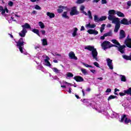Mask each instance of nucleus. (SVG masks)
Listing matches in <instances>:
<instances>
[{
  "label": "nucleus",
  "mask_w": 131,
  "mask_h": 131,
  "mask_svg": "<svg viewBox=\"0 0 131 131\" xmlns=\"http://www.w3.org/2000/svg\"><path fill=\"white\" fill-rule=\"evenodd\" d=\"M84 49L92 52L91 54L93 59H95L96 61H98V51H97V49L95 48V47L89 45L85 47Z\"/></svg>",
  "instance_id": "nucleus-1"
},
{
  "label": "nucleus",
  "mask_w": 131,
  "mask_h": 131,
  "mask_svg": "<svg viewBox=\"0 0 131 131\" xmlns=\"http://www.w3.org/2000/svg\"><path fill=\"white\" fill-rule=\"evenodd\" d=\"M24 43L25 42L23 40V38H20L17 42H16V47L19 49V52L23 53V48H24Z\"/></svg>",
  "instance_id": "nucleus-2"
},
{
  "label": "nucleus",
  "mask_w": 131,
  "mask_h": 131,
  "mask_svg": "<svg viewBox=\"0 0 131 131\" xmlns=\"http://www.w3.org/2000/svg\"><path fill=\"white\" fill-rule=\"evenodd\" d=\"M124 122L125 124H128L131 122L130 119L126 117V115H123L121 116V119L120 120V122Z\"/></svg>",
  "instance_id": "nucleus-3"
},
{
  "label": "nucleus",
  "mask_w": 131,
  "mask_h": 131,
  "mask_svg": "<svg viewBox=\"0 0 131 131\" xmlns=\"http://www.w3.org/2000/svg\"><path fill=\"white\" fill-rule=\"evenodd\" d=\"M107 18L110 21H112V23H115L119 20V18L115 17L114 15L108 14Z\"/></svg>",
  "instance_id": "nucleus-4"
},
{
  "label": "nucleus",
  "mask_w": 131,
  "mask_h": 131,
  "mask_svg": "<svg viewBox=\"0 0 131 131\" xmlns=\"http://www.w3.org/2000/svg\"><path fill=\"white\" fill-rule=\"evenodd\" d=\"M79 12L77 11L76 7H73L71 8V12L70 13V16H75V15H78Z\"/></svg>",
  "instance_id": "nucleus-5"
},
{
  "label": "nucleus",
  "mask_w": 131,
  "mask_h": 131,
  "mask_svg": "<svg viewBox=\"0 0 131 131\" xmlns=\"http://www.w3.org/2000/svg\"><path fill=\"white\" fill-rule=\"evenodd\" d=\"M109 45H110V42L108 41H104L101 43V47L103 50H107L109 47Z\"/></svg>",
  "instance_id": "nucleus-6"
},
{
  "label": "nucleus",
  "mask_w": 131,
  "mask_h": 131,
  "mask_svg": "<svg viewBox=\"0 0 131 131\" xmlns=\"http://www.w3.org/2000/svg\"><path fill=\"white\" fill-rule=\"evenodd\" d=\"M114 24H116L115 26L114 32L117 33L120 28V21L119 20L117 21H116V23H114Z\"/></svg>",
  "instance_id": "nucleus-7"
},
{
  "label": "nucleus",
  "mask_w": 131,
  "mask_h": 131,
  "mask_svg": "<svg viewBox=\"0 0 131 131\" xmlns=\"http://www.w3.org/2000/svg\"><path fill=\"white\" fill-rule=\"evenodd\" d=\"M125 43L127 48L131 49V38H129V35L127 36L125 40Z\"/></svg>",
  "instance_id": "nucleus-8"
},
{
  "label": "nucleus",
  "mask_w": 131,
  "mask_h": 131,
  "mask_svg": "<svg viewBox=\"0 0 131 131\" xmlns=\"http://www.w3.org/2000/svg\"><path fill=\"white\" fill-rule=\"evenodd\" d=\"M107 66L111 70H113V65L112 64V60L110 58L106 59Z\"/></svg>",
  "instance_id": "nucleus-9"
},
{
  "label": "nucleus",
  "mask_w": 131,
  "mask_h": 131,
  "mask_svg": "<svg viewBox=\"0 0 131 131\" xmlns=\"http://www.w3.org/2000/svg\"><path fill=\"white\" fill-rule=\"evenodd\" d=\"M74 79L77 81V82H82L84 81L83 78L80 76H76L74 77Z\"/></svg>",
  "instance_id": "nucleus-10"
},
{
  "label": "nucleus",
  "mask_w": 131,
  "mask_h": 131,
  "mask_svg": "<svg viewBox=\"0 0 131 131\" xmlns=\"http://www.w3.org/2000/svg\"><path fill=\"white\" fill-rule=\"evenodd\" d=\"M118 51L120 52L121 54H124V48H125V45L121 46L120 44V46H118Z\"/></svg>",
  "instance_id": "nucleus-11"
},
{
  "label": "nucleus",
  "mask_w": 131,
  "mask_h": 131,
  "mask_svg": "<svg viewBox=\"0 0 131 131\" xmlns=\"http://www.w3.org/2000/svg\"><path fill=\"white\" fill-rule=\"evenodd\" d=\"M120 24H122L123 25H129V22L127 19L124 18L121 20V21H120Z\"/></svg>",
  "instance_id": "nucleus-12"
},
{
  "label": "nucleus",
  "mask_w": 131,
  "mask_h": 131,
  "mask_svg": "<svg viewBox=\"0 0 131 131\" xmlns=\"http://www.w3.org/2000/svg\"><path fill=\"white\" fill-rule=\"evenodd\" d=\"M69 57L71 59H73L74 60H77V57L75 56V54L74 52L71 51L69 53Z\"/></svg>",
  "instance_id": "nucleus-13"
},
{
  "label": "nucleus",
  "mask_w": 131,
  "mask_h": 131,
  "mask_svg": "<svg viewBox=\"0 0 131 131\" xmlns=\"http://www.w3.org/2000/svg\"><path fill=\"white\" fill-rule=\"evenodd\" d=\"M87 32L89 33V34H95V35L99 34V32L98 31H96V30L89 29L87 31Z\"/></svg>",
  "instance_id": "nucleus-14"
},
{
  "label": "nucleus",
  "mask_w": 131,
  "mask_h": 131,
  "mask_svg": "<svg viewBox=\"0 0 131 131\" xmlns=\"http://www.w3.org/2000/svg\"><path fill=\"white\" fill-rule=\"evenodd\" d=\"M26 33H27V30L26 29H23L21 33H19V35H20L21 37H25Z\"/></svg>",
  "instance_id": "nucleus-15"
},
{
  "label": "nucleus",
  "mask_w": 131,
  "mask_h": 131,
  "mask_svg": "<svg viewBox=\"0 0 131 131\" xmlns=\"http://www.w3.org/2000/svg\"><path fill=\"white\" fill-rule=\"evenodd\" d=\"M125 36V32H124L123 30H121L120 31L119 39H122V38H124Z\"/></svg>",
  "instance_id": "nucleus-16"
},
{
  "label": "nucleus",
  "mask_w": 131,
  "mask_h": 131,
  "mask_svg": "<svg viewBox=\"0 0 131 131\" xmlns=\"http://www.w3.org/2000/svg\"><path fill=\"white\" fill-rule=\"evenodd\" d=\"M50 59V57L49 56H46V59H44L45 63H46V66H48L49 67H51L52 66V64H51V63H50V61H49V59Z\"/></svg>",
  "instance_id": "nucleus-17"
},
{
  "label": "nucleus",
  "mask_w": 131,
  "mask_h": 131,
  "mask_svg": "<svg viewBox=\"0 0 131 131\" xmlns=\"http://www.w3.org/2000/svg\"><path fill=\"white\" fill-rule=\"evenodd\" d=\"M23 29H30L31 28V26L28 23H26L25 25H23L21 26Z\"/></svg>",
  "instance_id": "nucleus-18"
},
{
  "label": "nucleus",
  "mask_w": 131,
  "mask_h": 131,
  "mask_svg": "<svg viewBox=\"0 0 131 131\" xmlns=\"http://www.w3.org/2000/svg\"><path fill=\"white\" fill-rule=\"evenodd\" d=\"M85 27L86 28H95L96 27V24H93L91 25L90 23L89 24L85 25Z\"/></svg>",
  "instance_id": "nucleus-19"
},
{
  "label": "nucleus",
  "mask_w": 131,
  "mask_h": 131,
  "mask_svg": "<svg viewBox=\"0 0 131 131\" xmlns=\"http://www.w3.org/2000/svg\"><path fill=\"white\" fill-rule=\"evenodd\" d=\"M116 14L118 16V17H121L122 18H124L125 17V15H124V14L123 13L120 12V11H117L116 12Z\"/></svg>",
  "instance_id": "nucleus-20"
},
{
  "label": "nucleus",
  "mask_w": 131,
  "mask_h": 131,
  "mask_svg": "<svg viewBox=\"0 0 131 131\" xmlns=\"http://www.w3.org/2000/svg\"><path fill=\"white\" fill-rule=\"evenodd\" d=\"M47 15L50 18V19H52L53 18H55V14L50 12H47Z\"/></svg>",
  "instance_id": "nucleus-21"
},
{
  "label": "nucleus",
  "mask_w": 131,
  "mask_h": 131,
  "mask_svg": "<svg viewBox=\"0 0 131 131\" xmlns=\"http://www.w3.org/2000/svg\"><path fill=\"white\" fill-rule=\"evenodd\" d=\"M65 9V7L63 6H59V9H57V12L59 14H61L63 12V9Z\"/></svg>",
  "instance_id": "nucleus-22"
},
{
  "label": "nucleus",
  "mask_w": 131,
  "mask_h": 131,
  "mask_svg": "<svg viewBox=\"0 0 131 131\" xmlns=\"http://www.w3.org/2000/svg\"><path fill=\"white\" fill-rule=\"evenodd\" d=\"M122 57L125 60H127V61H128V60L131 61V55L129 56H127L126 55H124L122 56Z\"/></svg>",
  "instance_id": "nucleus-23"
},
{
  "label": "nucleus",
  "mask_w": 131,
  "mask_h": 131,
  "mask_svg": "<svg viewBox=\"0 0 131 131\" xmlns=\"http://www.w3.org/2000/svg\"><path fill=\"white\" fill-rule=\"evenodd\" d=\"M32 31L34 33H35V34H37V35H38V36H40V35L39 34V30H38V29H34L32 30Z\"/></svg>",
  "instance_id": "nucleus-24"
},
{
  "label": "nucleus",
  "mask_w": 131,
  "mask_h": 131,
  "mask_svg": "<svg viewBox=\"0 0 131 131\" xmlns=\"http://www.w3.org/2000/svg\"><path fill=\"white\" fill-rule=\"evenodd\" d=\"M77 31H78V29H77V28H74V32L72 33V36L73 37H75V36L77 35Z\"/></svg>",
  "instance_id": "nucleus-25"
},
{
  "label": "nucleus",
  "mask_w": 131,
  "mask_h": 131,
  "mask_svg": "<svg viewBox=\"0 0 131 131\" xmlns=\"http://www.w3.org/2000/svg\"><path fill=\"white\" fill-rule=\"evenodd\" d=\"M120 77H121V81H123L124 82L126 81V77H125V76L121 75Z\"/></svg>",
  "instance_id": "nucleus-26"
},
{
  "label": "nucleus",
  "mask_w": 131,
  "mask_h": 131,
  "mask_svg": "<svg viewBox=\"0 0 131 131\" xmlns=\"http://www.w3.org/2000/svg\"><path fill=\"white\" fill-rule=\"evenodd\" d=\"M112 42H113V43H114V45H115L116 46H120V43L116 39L112 40Z\"/></svg>",
  "instance_id": "nucleus-27"
},
{
  "label": "nucleus",
  "mask_w": 131,
  "mask_h": 131,
  "mask_svg": "<svg viewBox=\"0 0 131 131\" xmlns=\"http://www.w3.org/2000/svg\"><path fill=\"white\" fill-rule=\"evenodd\" d=\"M116 14V11L114 10H110L108 11V15H113L114 16Z\"/></svg>",
  "instance_id": "nucleus-28"
},
{
  "label": "nucleus",
  "mask_w": 131,
  "mask_h": 131,
  "mask_svg": "<svg viewBox=\"0 0 131 131\" xmlns=\"http://www.w3.org/2000/svg\"><path fill=\"white\" fill-rule=\"evenodd\" d=\"M127 92V90H124L123 91L124 93L120 92V93H119V94L120 95V96H121V97H122L123 96H125V95H127V93H126Z\"/></svg>",
  "instance_id": "nucleus-29"
},
{
  "label": "nucleus",
  "mask_w": 131,
  "mask_h": 131,
  "mask_svg": "<svg viewBox=\"0 0 131 131\" xmlns=\"http://www.w3.org/2000/svg\"><path fill=\"white\" fill-rule=\"evenodd\" d=\"M62 17H63V18H65L66 19H69V16L67 15V11H65L63 12V13L62 14Z\"/></svg>",
  "instance_id": "nucleus-30"
},
{
  "label": "nucleus",
  "mask_w": 131,
  "mask_h": 131,
  "mask_svg": "<svg viewBox=\"0 0 131 131\" xmlns=\"http://www.w3.org/2000/svg\"><path fill=\"white\" fill-rule=\"evenodd\" d=\"M105 26H106V25L105 24H103L101 25V27H100V32L102 33L103 31L105 30Z\"/></svg>",
  "instance_id": "nucleus-31"
},
{
  "label": "nucleus",
  "mask_w": 131,
  "mask_h": 131,
  "mask_svg": "<svg viewBox=\"0 0 131 131\" xmlns=\"http://www.w3.org/2000/svg\"><path fill=\"white\" fill-rule=\"evenodd\" d=\"M39 26L40 27V28H41V29H43V28L45 27V24L43 23H42V21L39 22Z\"/></svg>",
  "instance_id": "nucleus-32"
},
{
  "label": "nucleus",
  "mask_w": 131,
  "mask_h": 131,
  "mask_svg": "<svg viewBox=\"0 0 131 131\" xmlns=\"http://www.w3.org/2000/svg\"><path fill=\"white\" fill-rule=\"evenodd\" d=\"M82 65L85 66V67H86L87 68H93L92 66H91L90 64H86V63H85L84 62H82Z\"/></svg>",
  "instance_id": "nucleus-33"
},
{
  "label": "nucleus",
  "mask_w": 131,
  "mask_h": 131,
  "mask_svg": "<svg viewBox=\"0 0 131 131\" xmlns=\"http://www.w3.org/2000/svg\"><path fill=\"white\" fill-rule=\"evenodd\" d=\"M117 98V96H114V95H111L108 97L107 100L108 101H110V100H112V99H116Z\"/></svg>",
  "instance_id": "nucleus-34"
},
{
  "label": "nucleus",
  "mask_w": 131,
  "mask_h": 131,
  "mask_svg": "<svg viewBox=\"0 0 131 131\" xmlns=\"http://www.w3.org/2000/svg\"><path fill=\"white\" fill-rule=\"evenodd\" d=\"M42 45L43 46H48V41L47 40V39L44 38L42 40Z\"/></svg>",
  "instance_id": "nucleus-35"
},
{
  "label": "nucleus",
  "mask_w": 131,
  "mask_h": 131,
  "mask_svg": "<svg viewBox=\"0 0 131 131\" xmlns=\"http://www.w3.org/2000/svg\"><path fill=\"white\" fill-rule=\"evenodd\" d=\"M107 19V16H102L101 18H99L100 22H102V21H105Z\"/></svg>",
  "instance_id": "nucleus-36"
},
{
  "label": "nucleus",
  "mask_w": 131,
  "mask_h": 131,
  "mask_svg": "<svg viewBox=\"0 0 131 131\" xmlns=\"http://www.w3.org/2000/svg\"><path fill=\"white\" fill-rule=\"evenodd\" d=\"M94 21L95 22H99L100 21V18L98 17V15H94Z\"/></svg>",
  "instance_id": "nucleus-37"
},
{
  "label": "nucleus",
  "mask_w": 131,
  "mask_h": 131,
  "mask_svg": "<svg viewBox=\"0 0 131 131\" xmlns=\"http://www.w3.org/2000/svg\"><path fill=\"white\" fill-rule=\"evenodd\" d=\"M104 35L105 36V37H106V36H112V32H108L107 33H104Z\"/></svg>",
  "instance_id": "nucleus-38"
},
{
  "label": "nucleus",
  "mask_w": 131,
  "mask_h": 131,
  "mask_svg": "<svg viewBox=\"0 0 131 131\" xmlns=\"http://www.w3.org/2000/svg\"><path fill=\"white\" fill-rule=\"evenodd\" d=\"M81 71L82 73H83V74H84V75H86V74H88V72L86 71V70L84 69H81Z\"/></svg>",
  "instance_id": "nucleus-39"
},
{
  "label": "nucleus",
  "mask_w": 131,
  "mask_h": 131,
  "mask_svg": "<svg viewBox=\"0 0 131 131\" xmlns=\"http://www.w3.org/2000/svg\"><path fill=\"white\" fill-rule=\"evenodd\" d=\"M88 16L89 17V18L91 19V20H93V16H92V12L91 11H88Z\"/></svg>",
  "instance_id": "nucleus-40"
},
{
  "label": "nucleus",
  "mask_w": 131,
  "mask_h": 131,
  "mask_svg": "<svg viewBox=\"0 0 131 131\" xmlns=\"http://www.w3.org/2000/svg\"><path fill=\"white\" fill-rule=\"evenodd\" d=\"M113 47H114L115 48H118V46H117V45L111 44V43H110L108 45V49H110V48H113Z\"/></svg>",
  "instance_id": "nucleus-41"
},
{
  "label": "nucleus",
  "mask_w": 131,
  "mask_h": 131,
  "mask_svg": "<svg viewBox=\"0 0 131 131\" xmlns=\"http://www.w3.org/2000/svg\"><path fill=\"white\" fill-rule=\"evenodd\" d=\"M53 71H54L56 74L60 73V71H59V70H58V69H57L56 68H54L53 69Z\"/></svg>",
  "instance_id": "nucleus-42"
},
{
  "label": "nucleus",
  "mask_w": 131,
  "mask_h": 131,
  "mask_svg": "<svg viewBox=\"0 0 131 131\" xmlns=\"http://www.w3.org/2000/svg\"><path fill=\"white\" fill-rule=\"evenodd\" d=\"M126 93H127V95H130L131 96V88H129L127 90V92H126Z\"/></svg>",
  "instance_id": "nucleus-43"
},
{
  "label": "nucleus",
  "mask_w": 131,
  "mask_h": 131,
  "mask_svg": "<svg viewBox=\"0 0 131 131\" xmlns=\"http://www.w3.org/2000/svg\"><path fill=\"white\" fill-rule=\"evenodd\" d=\"M67 77H73V74L71 72H68L67 75Z\"/></svg>",
  "instance_id": "nucleus-44"
},
{
  "label": "nucleus",
  "mask_w": 131,
  "mask_h": 131,
  "mask_svg": "<svg viewBox=\"0 0 131 131\" xmlns=\"http://www.w3.org/2000/svg\"><path fill=\"white\" fill-rule=\"evenodd\" d=\"M84 9H85V7L83 5L81 6L80 10L81 12H83L84 11Z\"/></svg>",
  "instance_id": "nucleus-45"
},
{
  "label": "nucleus",
  "mask_w": 131,
  "mask_h": 131,
  "mask_svg": "<svg viewBox=\"0 0 131 131\" xmlns=\"http://www.w3.org/2000/svg\"><path fill=\"white\" fill-rule=\"evenodd\" d=\"M13 5L14 3H13V2L12 1H9V2L8 3V6H9V7H13Z\"/></svg>",
  "instance_id": "nucleus-46"
},
{
  "label": "nucleus",
  "mask_w": 131,
  "mask_h": 131,
  "mask_svg": "<svg viewBox=\"0 0 131 131\" xmlns=\"http://www.w3.org/2000/svg\"><path fill=\"white\" fill-rule=\"evenodd\" d=\"M35 9L36 10H41V8H40L39 6H38V5H36L35 6Z\"/></svg>",
  "instance_id": "nucleus-47"
},
{
  "label": "nucleus",
  "mask_w": 131,
  "mask_h": 131,
  "mask_svg": "<svg viewBox=\"0 0 131 131\" xmlns=\"http://www.w3.org/2000/svg\"><path fill=\"white\" fill-rule=\"evenodd\" d=\"M83 3H84V1H77L76 2V4H83Z\"/></svg>",
  "instance_id": "nucleus-48"
},
{
  "label": "nucleus",
  "mask_w": 131,
  "mask_h": 131,
  "mask_svg": "<svg viewBox=\"0 0 131 131\" xmlns=\"http://www.w3.org/2000/svg\"><path fill=\"white\" fill-rule=\"evenodd\" d=\"M40 32L42 35H45V34H46V31L45 30H40Z\"/></svg>",
  "instance_id": "nucleus-49"
},
{
  "label": "nucleus",
  "mask_w": 131,
  "mask_h": 131,
  "mask_svg": "<svg viewBox=\"0 0 131 131\" xmlns=\"http://www.w3.org/2000/svg\"><path fill=\"white\" fill-rule=\"evenodd\" d=\"M94 65H95V66H96V67H99V64L97 62H94Z\"/></svg>",
  "instance_id": "nucleus-50"
},
{
  "label": "nucleus",
  "mask_w": 131,
  "mask_h": 131,
  "mask_svg": "<svg viewBox=\"0 0 131 131\" xmlns=\"http://www.w3.org/2000/svg\"><path fill=\"white\" fill-rule=\"evenodd\" d=\"M1 12H2L1 14L2 15H4V14H5V13H6V9H5V8L4 9H3L2 10H1Z\"/></svg>",
  "instance_id": "nucleus-51"
},
{
  "label": "nucleus",
  "mask_w": 131,
  "mask_h": 131,
  "mask_svg": "<svg viewBox=\"0 0 131 131\" xmlns=\"http://www.w3.org/2000/svg\"><path fill=\"white\" fill-rule=\"evenodd\" d=\"M105 93H111V89L108 88V89L106 90Z\"/></svg>",
  "instance_id": "nucleus-52"
},
{
  "label": "nucleus",
  "mask_w": 131,
  "mask_h": 131,
  "mask_svg": "<svg viewBox=\"0 0 131 131\" xmlns=\"http://www.w3.org/2000/svg\"><path fill=\"white\" fill-rule=\"evenodd\" d=\"M62 82H63V83H65L66 84H69V85H71V83H68V82H66V81H62Z\"/></svg>",
  "instance_id": "nucleus-53"
},
{
  "label": "nucleus",
  "mask_w": 131,
  "mask_h": 131,
  "mask_svg": "<svg viewBox=\"0 0 131 131\" xmlns=\"http://www.w3.org/2000/svg\"><path fill=\"white\" fill-rule=\"evenodd\" d=\"M101 4L102 5H105V4H107V1H102Z\"/></svg>",
  "instance_id": "nucleus-54"
},
{
  "label": "nucleus",
  "mask_w": 131,
  "mask_h": 131,
  "mask_svg": "<svg viewBox=\"0 0 131 131\" xmlns=\"http://www.w3.org/2000/svg\"><path fill=\"white\" fill-rule=\"evenodd\" d=\"M105 35H103V36H101L100 37V39H101L102 40H104V39H105Z\"/></svg>",
  "instance_id": "nucleus-55"
},
{
  "label": "nucleus",
  "mask_w": 131,
  "mask_h": 131,
  "mask_svg": "<svg viewBox=\"0 0 131 131\" xmlns=\"http://www.w3.org/2000/svg\"><path fill=\"white\" fill-rule=\"evenodd\" d=\"M127 6H128V7H130V6H131V1H128L127 2Z\"/></svg>",
  "instance_id": "nucleus-56"
},
{
  "label": "nucleus",
  "mask_w": 131,
  "mask_h": 131,
  "mask_svg": "<svg viewBox=\"0 0 131 131\" xmlns=\"http://www.w3.org/2000/svg\"><path fill=\"white\" fill-rule=\"evenodd\" d=\"M84 27L83 26H81V29H80V31H83L84 30Z\"/></svg>",
  "instance_id": "nucleus-57"
},
{
  "label": "nucleus",
  "mask_w": 131,
  "mask_h": 131,
  "mask_svg": "<svg viewBox=\"0 0 131 131\" xmlns=\"http://www.w3.org/2000/svg\"><path fill=\"white\" fill-rule=\"evenodd\" d=\"M36 14V11L33 10L31 13V15H35Z\"/></svg>",
  "instance_id": "nucleus-58"
},
{
  "label": "nucleus",
  "mask_w": 131,
  "mask_h": 131,
  "mask_svg": "<svg viewBox=\"0 0 131 131\" xmlns=\"http://www.w3.org/2000/svg\"><path fill=\"white\" fill-rule=\"evenodd\" d=\"M5 12H6V13H9V9H8V8H7V7H5Z\"/></svg>",
  "instance_id": "nucleus-59"
},
{
  "label": "nucleus",
  "mask_w": 131,
  "mask_h": 131,
  "mask_svg": "<svg viewBox=\"0 0 131 131\" xmlns=\"http://www.w3.org/2000/svg\"><path fill=\"white\" fill-rule=\"evenodd\" d=\"M82 93L83 94V97H84V96H85V94H84V90H82Z\"/></svg>",
  "instance_id": "nucleus-60"
},
{
  "label": "nucleus",
  "mask_w": 131,
  "mask_h": 131,
  "mask_svg": "<svg viewBox=\"0 0 131 131\" xmlns=\"http://www.w3.org/2000/svg\"><path fill=\"white\" fill-rule=\"evenodd\" d=\"M86 92H91V88H88L86 89Z\"/></svg>",
  "instance_id": "nucleus-61"
},
{
  "label": "nucleus",
  "mask_w": 131,
  "mask_h": 131,
  "mask_svg": "<svg viewBox=\"0 0 131 131\" xmlns=\"http://www.w3.org/2000/svg\"><path fill=\"white\" fill-rule=\"evenodd\" d=\"M82 12L83 13V14H84V15H85V16H88V15H89V13H86L84 11Z\"/></svg>",
  "instance_id": "nucleus-62"
},
{
  "label": "nucleus",
  "mask_w": 131,
  "mask_h": 131,
  "mask_svg": "<svg viewBox=\"0 0 131 131\" xmlns=\"http://www.w3.org/2000/svg\"><path fill=\"white\" fill-rule=\"evenodd\" d=\"M90 71L92 73H95V72H96V70H90Z\"/></svg>",
  "instance_id": "nucleus-63"
},
{
  "label": "nucleus",
  "mask_w": 131,
  "mask_h": 131,
  "mask_svg": "<svg viewBox=\"0 0 131 131\" xmlns=\"http://www.w3.org/2000/svg\"><path fill=\"white\" fill-rule=\"evenodd\" d=\"M75 96L76 98H77V99H80V97H79V96H78L76 94H75Z\"/></svg>",
  "instance_id": "nucleus-64"
}]
</instances>
